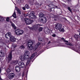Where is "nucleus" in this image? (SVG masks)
<instances>
[{
  "label": "nucleus",
  "mask_w": 80,
  "mask_h": 80,
  "mask_svg": "<svg viewBox=\"0 0 80 80\" xmlns=\"http://www.w3.org/2000/svg\"><path fill=\"white\" fill-rule=\"evenodd\" d=\"M37 53H38L37 52H36L32 54L31 58H29L27 60L26 65H28V64L29 63H30V62H32V58H34V57H35V56H36V55H37Z\"/></svg>",
  "instance_id": "obj_6"
},
{
  "label": "nucleus",
  "mask_w": 80,
  "mask_h": 80,
  "mask_svg": "<svg viewBox=\"0 0 80 80\" xmlns=\"http://www.w3.org/2000/svg\"><path fill=\"white\" fill-rule=\"evenodd\" d=\"M12 17H13L14 18H16L17 16H16V13L15 12H14L13 15H12Z\"/></svg>",
  "instance_id": "obj_27"
},
{
  "label": "nucleus",
  "mask_w": 80,
  "mask_h": 80,
  "mask_svg": "<svg viewBox=\"0 0 80 80\" xmlns=\"http://www.w3.org/2000/svg\"><path fill=\"white\" fill-rule=\"evenodd\" d=\"M40 45V42H38L37 44V46H38H38L39 45Z\"/></svg>",
  "instance_id": "obj_36"
},
{
  "label": "nucleus",
  "mask_w": 80,
  "mask_h": 80,
  "mask_svg": "<svg viewBox=\"0 0 80 80\" xmlns=\"http://www.w3.org/2000/svg\"><path fill=\"white\" fill-rule=\"evenodd\" d=\"M24 20L27 25H30L32 22H33V20H31L30 19L28 18H25Z\"/></svg>",
  "instance_id": "obj_7"
},
{
  "label": "nucleus",
  "mask_w": 80,
  "mask_h": 80,
  "mask_svg": "<svg viewBox=\"0 0 80 80\" xmlns=\"http://www.w3.org/2000/svg\"><path fill=\"white\" fill-rule=\"evenodd\" d=\"M4 19H3V17H0V21L1 22H3L4 21Z\"/></svg>",
  "instance_id": "obj_28"
},
{
  "label": "nucleus",
  "mask_w": 80,
  "mask_h": 80,
  "mask_svg": "<svg viewBox=\"0 0 80 80\" xmlns=\"http://www.w3.org/2000/svg\"><path fill=\"white\" fill-rule=\"evenodd\" d=\"M40 20L42 23H45L47 22V18L45 17H42L40 18Z\"/></svg>",
  "instance_id": "obj_10"
},
{
  "label": "nucleus",
  "mask_w": 80,
  "mask_h": 80,
  "mask_svg": "<svg viewBox=\"0 0 80 80\" xmlns=\"http://www.w3.org/2000/svg\"><path fill=\"white\" fill-rule=\"evenodd\" d=\"M25 17H27V16H28V13H27L25 14Z\"/></svg>",
  "instance_id": "obj_39"
},
{
  "label": "nucleus",
  "mask_w": 80,
  "mask_h": 80,
  "mask_svg": "<svg viewBox=\"0 0 80 80\" xmlns=\"http://www.w3.org/2000/svg\"><path fill=\"white\" fill-rule=\"evenodd\" d=\"M17 63L18 64V65L20 67V68H23L25 67V64L22 62L18 61H14L11 62V65H17Z\"/></svg>",
  "instance_id": "obj_2"
},
{
  "label": "nucleus",
  "mask_w": 80,
  "mask_h": 80,
  "mask_svg": "<svg viewBox=\"0 0 80 80\" xmlns=\"http://www.w3.org/2000/svg\"><path fill=\"white\" fill-rule=\"evenodd\" d=\"M15 77V74L13 73H11L8 74V78L10 80L12 79Z\"/></svg>",
  "instance_id": "obj_11"
},
{
  "label": "nucleus",
  "mask_w": 80,
  "mask_h": 80,
  "mask_svg": "<svg viewBox=\"0 0 80 80\" xmlns=\"http://www.w3.org/2000/svg\"><path fill=\"white\" fill-rule=\"evenodd\" d=\"M62 24L58 23L55 25V28L57 30H59L60 32H64L63 28H62Z\"/></svg>",
  "instance_id": "obj_5"
},
{
  "label": "nucleus",
  "mask_w": 80,
  "mask_h": 80,
  "mask_svg": "<svg viewBox=\"0 0 80 80\" xmlns=\"http://www.w3.org/2000/svg\"><path fill=\"white\" fill-rule=\"evenodd\" d=\"M20 59H21V61H25L24 59V57H23V56H20Z\"/></svg>",
  "instance_id": "obj_24"
},
{
  "label": "nucleus",
  "mask_w": 80,
  "mask_h": 80,
  "mask_svg": "<svg viewBox=\"0 0 80 80\" xmlns=\"http://www.w3.org/2000/svg\"><path fill=\"white\" fill-rule=\"evenodd\" d=\"M19 48H20V49H22V50H24V49L25 48V47L23 46V45H22Z\"/></svg>",
  "instance_id": "obj_21"
},
{
  "label": "nucleus",
  "mask_w": 80,
  "mask_h": 80,
  "mask_svg": "<svg viewBox=\"0 0 80 80\" xmlns=\"http://www.w3.org/2000/svg\"><path fill=\"white\" fill-rule=\"evenodd\" d=\"M20 29H17L16 30H15V33L16 34V35H19L20 33Z\"/></svg>",
  "instance_id": "obj_18"
},
{
  "label": "nucleus",
  "mask_w": 80,
  "mask_h": 80,
  "mask_svg": "<svg viewBox=\"0 0 80 80\" xmlns=\"http://www.w3.org/2000/svg\"><path fill=\"white\" fill-rule=\"evenodd\" d=\"M42 25L41 24H36V25H34V26L32 27V29L33 30H37L38 28V27H40V26H42Z\"/></svg>",
  "instance_id": "obj_9"
},
{
  "label": "nucleus",
  "mask_w": 80,
  "mask_h": 80,
  "mask_svg": "<svg viewBox=\"0 0 80 80\" xmlns=\"http://www.w3.org/2000/svg\"><path fill=\"white\" fill-rule=\"evenodd\" d=\"M17 47V45H15V46H14V48H15Z\"/></svg>",
  "instance_id": "obj_40"
},
{
  "label": "nucleus",
  "mask_w": 80,
  "mask_h": 80,
  "mask_svg": "<svg viewBox=\"0 0 80 80\" xmlns=\"http://www.w3.org/2000/svg\"><path fill=\"white\" fill-rule=\"evenodd\" d=\"M25 8H27V9H28V8H30V6H28V5L26 4L25 6Z\"/></svg>",
  "instance_id": "obj_31"
},
{
  "label": "nucleus",
  "mask_w": 80,
  "mask_h": 80,
  "mask_svg": "<svg viewBox=\"0 0 80 80\" xmlns=\"http://www.w3.org/2000/svg\"><path fill=\"white\" fill-rule=\"evenodd\" d=\"M12 52H11L8 55V59L9 61H10L12 60Z\"/></svg>",
  "instance_id": "obj_13"
},
{
  "label": "nucleus",
  "mask_w": 80,
  "mask_h": 80,
  "mask_svg": "<svg viewBox=\"0 0 80 80\" xmlns=\"http://www.w3.org/2000/svg\"><path fill=\"white\" fill-rule=\"evenodd\" d=\"M52 36L53 37H56V34H53L52 35Z\"/></svg>",
  "instance_id": "obj_35"
},
{
  "label": "nucleus",
  "mask_w": 80,
  "mask_h": 80,
  "mask_svg": "<svg viewBox=\"0 0 80 80\" xmlns=\"http://www.w3.org/2000/svg\"><path fill=\"white\" fill-rule=\"evenodd\" d=\"M63 44V45H64V44Z\"/></svg>",
  "instance_id": "obj_45"
},
{
  "label": "nucleus",
  "mask_w": 80,
  "mask_h": 80,
  "mask_svg": "<svg viewBox=\"0 0 80 80\" xmlns=\"http://www.w3.org/2000/svg\"><path fill=\"white\" fill-rule=\"evenodd\" d=\"M80 30H78V32H80Z\"/></svg>",
  "instance_id": "obj_42"
},
{
  "label": "nucleus",
  "mask_w": 80,
  "mask_h": 80,
  "mask_svg": "<svg viewBox=\"0 0 80 80\" xmlns=\"http://www.w3.org/2000/svg\"><path fill=\"white\" fill-rule=\"evenodd\" d=\"M29 17L31 19H33V18H37V17L34 14V12H32L30 13L29 15Z\"/></svg>",
  "instance_id": "obj_8"
},
{
  "label": "nucleus",
  "mask_w": 80,
  "mask_h": 80,
  "mask_svg": "<svg viewBox=\"0 0 80 80\" xmlns=\"http://www.w3.org/2000/svg\"><path fill=\"white\" fill-rule=\"evenodd\" d=\"M1 69L0 68V73H1Z\"/></svg>",
  "instance_id": "obj_41"
},
{
  "label": "nucleus",
  "mask_w": 80,
  "mask_h": 80,
  "mask_svg": "<svg viewBox=\"0 0 80 80\" xmlns=\"http://www.w3.org/2000/svg\"><path fill=\"white\" fill-rule=\"evenodd\" d=\"M24 54L25 55H27L28 56H30V52L28 51H24Z\"/></svg>",
  "instance_id": "obj_16"
},
{
  "label": "nucleus",
  "mask_w": 80,
  "mask_h": 80,
  "mask_svg": "<svg viewBox=\"0 0 80 80\" xmlns=\"http://www.w3.org/2000/svg\"><path fill=\"white\" fill-rule=\"evenodd\" d=\"M56 7L57 8V6H56Z\"/></svg>",
  "instance_id": "obj_43"
},
{
  "label": "nucleus",
  "mask_w": 80,
  "mask_h": 80,
  "mask_svg": "<svg viewBox=\"0 0 80 80\" xmlns=\"http://www.w3.org/2000/svg\"><path fill=\"white\" fill-rule=\"evenodd\" d=\"M45 30V33L46 34H49L50 30L48 29V28H46Z\"/></svg>",
  "instance_id": "obj_17"
},
{
  "label": "nucleus",
  "mask_w": 80,
  "mask_h": 80,
  "mask_svg": "<svg viewBox=\"0 0 80 80\" xmlns=\"http://www.w3.org/2000/svg\"><path fill=\"white\" fill-rule=\"evenodd\" d=\"M5 37L6 38H10V40L12 42H15L16 39L14 38L13 36H12L11 33L10 32H8L6 35Z\"/></svg>",
  "instance_id": "obj_4"
},
{
  "label": "nucleus",
  "mask_w": 80,
  "mask_h": 80,
  "mask_svg": "<svg viewBox=\"0 0 80 80\" xmlns=\"http://www.w3.org/2000/svg\"><path fill=\"white\" fill-rule=\"evenodd\" d=\"M13 46L12 47V48H13Z\"/></svg>",
  "instance_id": "obj_44"
},
{
  "label": "nucleus",
  "mask_w": 80,
  "mask_h": 80,
  "mask_svg": "<svg viewBox=\"0 0 80 80\" xmlns=\"http://www.w3.org/2000/svg\"><path fill=\"white\" fill-rule=\"evenodd\" d=\"M44 15V14H43L41 12L39 15V16L40 18H42L43 16Z\"/></svg>",
  "instance_id": "obj_25"
},
{
  "label": "nucleus",
  "mask_w": 80,
  "mask_h": 80,
  "mask_svg": "<svg viewBox=\"0 0 80 80\" xmlns=\"http://www.w3.org/2000/svg\"><path fill=\"white\" fill-rule=\"evenodd\" d=\"M22 9L23 10H26V9L25 8V7H22Z\"/></svg>",
  "instance_id": "obj_37"
},
{
  "label": "nucleus",
  "mask_w": 80,
  "mask_h": 80,
  "mask_svg": "<svg viewBox=\"0 0 80 80\" xmlns=\"http://www.w3.org/2000/svg\"><path fill=\"white\" fill-rule=\"evenodd\" d=\"M68 1V0H67Z\"/></svg>",
  "instance_id": "obj_46"
},
{
  "label": "nucleus",
  "mask_w": 80,
  "mask_h": 80,
  "mask_svg": "<svg viewBox=\"0 0 80 80\" xmlns=\"http://www.w3.org/2000/svg\"><path fill=\"white\" fill-rule=\"evenodd\" d=\"M23 32H24L23 31L20 29V31H19V35H23Z\"/></svg>",
  "instance_id": "obj_22"
},
{
  "label": "nucleus",
  "mask_w": 80,
  "mask_h": 80,
  "mask_svg": "<svg viewBox=\"0 0 80 80\" xmlns=\"http://www.w3.org/2000/svg\"><path fill=\"white\" fill-rule=\"evenodd\" d=\"M61 40L62 41H64L65 42H66L67 43L66 44H65V45H61V47H67V46H66V45H70V46H72L71 47H69V48H71L73 50H74L77 52H78L79 53H80V47L79 46H76V47L77 48L76 49L75 48H74L73 46V44L70 42H68V41H66L65 40V39L62 38L61 39Z\"/></svg>",
  "instance_id": "obj_1"
},
{
  "label": "nucleus",
  "mask_w": 80,
  "mask_h": 80,
  "mask_svg": "<svg viewBox=\"0 0 80 80\" xmlns=\"http://www.w3.org/2000/svg\"><path fill=\"white\" fill-rule=\"evenodd\" d=\"M52 17H53L52 16Z\"/></svg>",
  "instance_id": "obj_48"
},
{
  "label": "nucleus",
  "mask_w": 80,
  "mask_h": 80,
  "mask_svg": "<svg viewBox=\"0 0 80 80\" xmlns=\"http://www.w3.org/2000/svg\"><path fill=\"white\" fill-rule=\"evenodd\" d=\"M15 8L18 13H19V14H21V11H20V10L18 8H17V7H15Z\"/></svg>",
  "instance_id": "obj_19"
},
{
  "label": "nucleus",
  "mask_w": 80,
  "mask_h": 80,
  "mask_svg": "<svg viewBox=\"0 0 80 80\" xmlns=\"http://www.w3.org/2000/svg\"><path fill=\"white\" fill-rule=\"evenodd\" d=\"M38 40L39 41H41V42H43V43H45V39H43L42 38H39Z\"/></svg>",
  "instance_id": "obj_15"
},
{
  "label": "nucleus",
  "mask_w": 80,
  "mask_h": 80,
  "mask_svg": "<svg viewBox=\"0 0 80 80\" xmlns=\"http://www.w3.org/2000/svg\"><path fill=\"white\" fill-rule=\"evenodd\" d=\"M52 43V42H51V41H49V42H48V45H49V44H50V43Z\"/></svg>",
  "instance_id": "obj_38"
},
{
  "label": "nucleus",
  "mask_w": 80,
  "mask_h": 80,
  "mask_svg": "<svg viewBox=\"0 0 80 80\" xmlns=\"http://www.w3.org/2000/svg\"><path fill=\"white\" fill-rule=\"evenodd\" d=\"M33 44V43L32 41H29L27 44V45H28V47L29 48V49L30 50V51H31V50H35L38 48V46L36 45L33 49V47H32V45Z\"/></svg>",
  "instance_id": "obj_3"
},
{
  "label": "nucleus",
  "mask_w": 80,
  "mask_h": 80,
  "mask_svg": "<svg viewBox=\"0 0 80 80\" xmlns=\"http://www.w3.org/2000/svg\"><path fill=\"white\" fill-rule=\"evenodd\" d=\"M6 20L7 22H10V19H9V17L7 18L6 19Z\"/></svg>",
  "instance_id": "obj_32"
},
{
  "label": "nucleus",
  "mask_w": 80,
  "mask_h": 80,
  "mask_svg": "<svg viewBox=\"0 0 80 80\" xmlns=\"http://www.w3.org/2000/svg\"><path fill=\"white\" fill-rule=\"evenodd\" d=\"M5 54H4V53L2 51H0V61L1 60V58L0 57H4Z\"/></svg>",
  "instance_id": "obj_14"
},
{
  "label": "nucleus",
  "mask_w": 80,
  "mask_h": 80,
  "mask_svg": "<svg viewBox=\"0 0 80 80\" xmlns=\"http://www.w3.org/2000/svg\"><path fill=\"white\" fill-rule=\"evenodd\" d=\"M28 57H29V56H27L25 55L24 56V58L25 60H27L28 58Z\"/></svg>",
  "instance_id": "obj_23"
},
{
  "label": "nucleus",
  "mask_w": 80,
  "mask_h": 80,
  "mask_svg": "<svg viewBox=\"0 0 80 80\" xmlns=\"http://www.w3.org/2000/svg\"><path fill=\"white\" fill-rule=\"evenodd\" d=\"M15 70L17 72H19L20 71V68L18 66L15 67Z\"/></svg>",
  "instance_id": "obj_12"
},
{
  "label": "nucleus",
  "mask_w": 80,
  "mask_h": 80,
  "mask_svg": "<svg viewBox=\"0 0 80 80\" xmlns=\"http://www.w3.org/2000/svg\"><path fill=\"white\" fill-rule=\"evenodd\" d=\"M6 71L8 73H9L11 72V70H10V68H8L7 69H6Z\"/></svg>",
  "instance_id": "obj_29"
},
{
  "label": "nucleus",
  "mask_w": 80,
  "mask_h": 80,
  "mask_svg": "<svg viewBox=\"0 0 80 80\" xmlns=\"http://www.w3.org/2000/svg\"><path fill=\"white\" fill-rule=\"evenodd\" d=\"M68 10L70 12H72V10L70 8V7H68Z\"/></svg>",
  "instance_id": "obj_33"
},
{
  "label": "nucleus",
  "mask_w": 80,
  "mask_h": 80,
  "mask_svg": "<svg viewBox=\"0 0 80 80\" xmlns=\"http://www.w3.org/2000/svg\"><path fill=\"white\" fill-rule=\"evenodd\" d=\"M11 23V25L12 26V27H13L14 29L15 30L16 29V28H16V27H15V24H14L13 23H12V22H10Z\"/></svg>",
  "instance_id": "obj_20"
},
{
  "label": "nucleus",
  "mask_w": 80,
  "mask_h": 80,
  "mask_svg": "<svg viewBox=\"0 0 80 80\" xmlns=\"http://www.w3.org/2000/svg\"><path fill=\"white\" fill-rule=\"evenodd\" d=\"M78 35H77L76 34L74 35V37L75 38V39H76V40H78Z\"/></svg>",
  "instance_id": "obj_26"
},
{
  "label": "nucleus",
  "mask_w": 80,
  "mask_h": 80,
  "mask_svg": "<svg viewBox=\"0 0 80 80\" xmlns=\"http://www.w3.org/2000/svg\"><path fill=\"white\" fill-rule=\"evenodd\" d=\"M42 29H43V28H42V27H39V30L40 31H42Z\"/></svg>",
  "instance_id": "obj_34"
},
{
  "label": "nucleus",
  "mask_w": 80,
  "mask_h": 80,
  "mask_svg": "<svg viewBox=\"0 0 80 80\" xmlns=\"http://www.w3.org/2000/svg\"><path fill=\"white\" fill-rule=\"evenodd\" d=\"M12 51L13 50H12ZM13 51H14V50H13Z\"/></svg>",
  "instance_id": "obj_47"
},
{
  "label": "nucleus",
  "mask_w": 80,
  "mask_h": 80,
  "mask_svg": "<svg viewBox=\"0 0 80 80\" xmlns=\"http://www.w3.org/2000/svg\"><path fill=\"white\" fill-rule=\"evenodd\" d=\"M49 6V7L51 6V7H50L51 8H55V6L54 5L50 4Z\"/></svg>",
  "instance_id": "obj_30"
}]
</instances>
